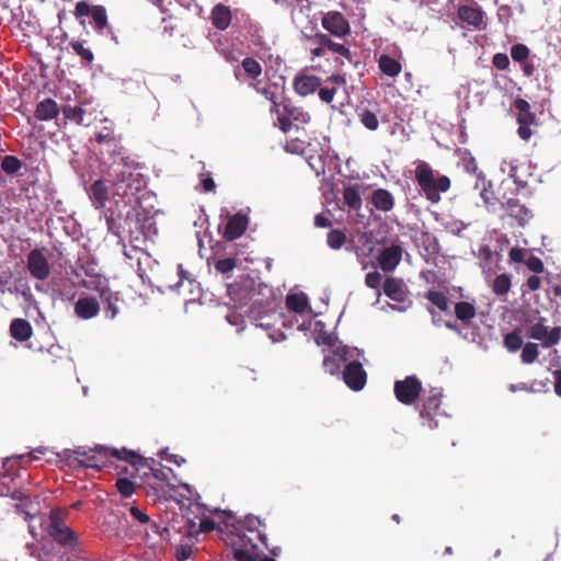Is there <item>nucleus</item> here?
Returning a JSON list of instances; mask_svg holds the SVG:
<instances>
[{
    "label": "nucleus",
    "instance_id": "nucleus-24",
    "mask_svg": "<svg viewBox=\"0 0 561 561\" xmlns=\"http://www.w3.org/2000/svg\"><path fill=\"white\" fill-rule=\"evenodd\" d=\"M370 203L377 210L388 213L394 206V198L388 190L377 188L371 193Z\"/></svg>",
    "mask_w": 561,
    "mask_h": 561
},
{
    "label": "nucleus",
    "instance_id": "nucleus-20",
    "mask_svg": "<svg viewBox=\"0 0 561 561\" xmlns=\"http://www.w3.org/2000/svg\"><path fill=\"white\" fill-rule=\"evenodd\" d=\"M312 41L323 47H327L332 53L344 57L348 62H352L351 50L345 45L333 42L329 35L319 32L313 36Z\"/></svg>",
    "mask_w": 561,
    "mask_h": 561
},
{
    "label": "nucleus",
    "instance_id": "nucleus-59",
    "mask_svg": "<svg viewBox=\"0 0 561 561\" xmlns=\"http://www.w3.org/2000/svg\"><path fill=\"white\" fill-rule=\"evenodd\" d=\"M542 278L540 276L531 275L526 279L525 286L528 288V290L536 291L540 288Z\"/></svg>",
    "mask_w": 561,
    "mask_h": 561
},
{
    "label": "nucleus",
    "instance_id": "nucleus-61",
    "mask_svg": "<svg viewBox=\"0 0 561 561\" xmlns=\"http://www.w3.org/2000/svg\"><path fill=\"white\" fill-rule=\"evenodd\" d=\"M332 225L331 220L324 214H318L314 217V226L317 228H328Z\"/></svg>",
    "mask_w": 561,
    "mask_h": 561
},
{
    "label": "nucleus",
    "instance_id": "nucleus-17",
    "mask_svg": "<svg viewBox=\"0 0 561 561\" xmlns=\"http://www.w3.org/2000/svg\"><path fill=\"white\" fill-rule=\"evenodd\" d=\"M503 209L517 220L519 226H525L531 218V210L517 198H507L501 203Z\"/></svg>",
    "mask_w": 561,
    "mask_h": 561
},
{
    "label": "nucleus",
    "instance_id": "nucleus-27",
    "mask_svg": "<svg viewBox=\"0 0 561 561\" xmlns=\"http://www.w3.org/2000/svg\"><path fill=\"white\" fill-rule=\"evenodd\" d=\"M455 317L457 320L461 321L465 327L471 324L472 320L477 316V309L473 304L468 301H459L455 305L454 308Z\"/></svg>",
    "mask_w": 561,
    "mask_h": 561
},
{
    "label": "nucleus",
    "instance_id": "nucleus-21",
    "mask_svg": "<svg viewBox=\"0 0 561 561\" xmlns=\"http://www.w3.org/2000/svg\"><path fill=\"white\" fill-rule=\"evenodd\" d=\"M59 113L60 108L57 102L50 98H47L37 103L34 116L38 121H51L57 118Z\"/></svg>",
    "mask_w": 561,
    "mask_h": 561
},
{
    "label": "nucleus",
    "instance_id": "nucleus-55",
    "mask_svg": "<svg viewBox=\"0 0 561 561\" xmlns=\"http://www.w3.org/2000/svg\"><path fill=\"white\" fill-rule=\"evenodd\" d=\"M319 98L322 102L331 103L335 95V88H319Z\"/></svg>",
    "mask_w": 561,
    "mask_h": 561
},
{
    "label": "nucleus",
    "instance_id": "nucleus-31",
    "mask_svg": "<svg viewBox=\"0 0 561 561\" xmlns=\"http://www.w3.org/2000/svg\"><path fill=\"white\" fill-rule=\"evenodd\" d=\"M378 66L381 72L389 77H397L402 70L401 64L386 54L380 56Z\"/></svg>",
    "mask_w": 561,
    "mask_h": 561
},
{
    "label": "nucleus",
    "instance_id": "nucleus-15",
    "mask_svg": "<svg viewBox=\"0 0 561 561\" xmlns=\"http://www.w3.org/2000/svg\"><path fill=\"white\" fill-rule=\"evenodd\" d=\"M100 302L96 297L93 296L80 297L73 306L75 314L82 320H89L96 317L100 313Z\"/></svg>",
    "mask_w": 561,
    "mask_h": 561
},
{
    "label": "nucleus",
    "instance_id": "nucleus-5",
    "mask_svg": "<svg viewBox=\"0 0 561 561\" xmlns=\"http://www.w3.org/2000/svg\"><path fill=\"white\" fill-rule=\"evenodd\" d=\"M529 339L539 341L543 348L556 346L561 341V327L549 328L546 325V318L540 317L537 322L533 323L527 330Z\"/></svg>",
    "mask_w": 561,
    "mask_h": 561
},
{
    "label": "nucleus",
    "instance_id": "nucleus-38",
    "mask_svg": "<svg viewBox=\"0 0 561 561\" xmlns=\"http://www.w3.org/2000/svg\"><path fill=\"white\" fill-rule=\"evenodd\" d=\"M539 348L536 343L527 342L522 346L520 359L524 364H533L538 359Z\"/></svg>",
    "mask_w": 561,
    "mask_h": 561
},
{
    "label": "nucleus",
    "instance_id": "nucleus-9",
    "mask_svg": "<svg viewBox=\"0 0 561 561\" xmlns=\"http://www.w3.org/2000/svg\"><path fill=\"white\" fill-rule=\"evenodd\" d=\"M322 27L335 37H345L351 33L346 18L339 11H329L321 19Z\"/></svg>",
    "mask_w": 561,
    "mask_h": 561
},
{
    "label": "nucleus",
    "instance_id": "nucleus-13",
    "mask_svg": "<svg viewBox=\"0 0 561 561\" xmlns=\"http://www.w3.org/2000/svg\"><path fill=\"white\" fill-rule=\"evenodd\" d=\"M263 68L261 64L253 57H245L240 65H238L233 75L237 80H249L250 83H259L257 79L262 75Z\"/></svg>",
    "mask_w": 561,
    "mask_h": 561
},
{
    "label": "nucleus",
    "instance_id": "nucleus-39",
    "mask_svg": "<svg viewBox=\"0 0 561 561\" xmlns=\"http://www.w3.org/2000/svg\"><path fill=\"white\" fill-rule=\"evenodd\" d=\"M358 118H359V122L368 130L374 131V130H377L379 127V121H378L377 115L367 108H364L360 112H358Z\"/></svg>",
    "mask_w": 561,
    "mask_h": 561
},
{
    "label": "nucleus",
    "instance_id": "nucleus-18",
    "mask_svg": "<svg viewBox=\"0 0 561 561\" xmlns=\"http://www.w3.org/2000/svg\"><path fill=\"white\" fill-rule=\"evenodd\" d=\"M248 217L242 214L231 216L224 230V238L228 241H233L240 238L248 228Z\"/></svg>",
    "mask_w": 561,
    "mask_h": 561
},
{
    "label": "nucleus",
    "instance_id": "nucleus-37",
    "mask_svg": "<svg viewBox=\"0 0 561 561\" xmlns=\"http://www.w3.org/2000/svg\"><path fill=\"white\" fill-rule=\"evenodd\" d=\"M0 168L5 174L15 175L23 168V163L18 157L7 154L1 159Z\"/></svg>",
    "mask_w": 561,
    "mask_h": 561
},
{
    "label": "nucleus",
    "instance_id": "nucleus-22",
    "mask_svg": "<svg viewBox=\"0 0 561 561\" xmlns=\"http://www.w3.org/2000/svg\"><path fill=\"white\" fill-rule=\"evenodd\" d=\"M383 293L391 300L403 302L405 299V285L402 279L396 277L386 278L383 286Z\"/></svg>",
    "mask_w": 561,
    "mask_h": 561
},
{
    "label": "nucleus",
    "instance_id": "nucleus-42",
    "mask_svg": "<svg viewBox=\"0 0 561 561\" xmlns=\"http://www.w3.org/2000/svg\"><path fill=\"white\" fill-rule=\"evenodd\" d=\"M504 346L507 348V351L515 353L523 346V339L519 335L517 331H513L507 333L504 336Z\"/></svg>",
    "mask_w": 561,
    "mask_h": 561
},
{
    "label": "nucleus",
    "instance_id": "nucleus-11",
    "mask_svg": "<svg viewBox=\"0 0 561 561\" xmlns=\"http://www.w3.org/2000/svg\"><path fill=\"white\" fill-rule=\"evenodd\" d=\"M27 270L36 279L45 280L49 277L50 266L42 250L34 249L28 253Z\"/></svg>",
    "mask_w": 561,
    "mask_h": 561
},
{
    "label": "nucleus",
    "instance_id": "nucleus-6",
    "mask_svg": "<svg viewBox=\"0 0 561 561\" xmlns=\"http://www.w3.org/2000/svg\"><path fill=\"white\" fill-rule=\"evenodd\" d=\"M422 390V382L414 375L397 380L393 385L396 399L404 405L414 404L420 398Z\"/></svg>",
    "mask_w": 561,
    "mask_h": 561
},
{
    "label": "nucleus",
    "instance_id": "nucleus-36",
    "mask_svg": "<svg viewBox=\"0 0 561 561\" xmlns=\"http://www.w3.org/2000/svg\"><path fill=\"white\" fill-rule=\"evenodd\" d=\"M286 307L296 313H302L308 307V299L305 294H290L286 297Z\"/></svg>",
    "mask_w": 561,
    "mask_h": 561
},
{
    "label": "nucleus",
    "instance_id": "nucleus-50",
    "mask_svg": "<svg viewBox=\"0 0 561 561\" xmlns=\"http://www.w3.org/2000/svg\"><path fill=\"white\" fill-rule=\"evenodd\" d=\"M95 141L98 144H113L116 146V139L113 131L108 128L95 134Z\"/></svg>",
    "mask_w": 561,
    "mask_h": 561
},
{
    "label": "nucleus",
    "instance_id": "nucleus-8",
    "mask_svg": "<svg viewBox=\"0 0 561 561\" xmlns=\"http://www.w3.org/2000/svg\"><path fill=\"white\" fill-rule=\"evenodd\" d=\"M75 15L77 18L91 16L94 30L99 34L108 28L107 13L103 5H91L85 1H79L75 8Z\"/></svg>",
    "mask_w": 561,
    "mask_h": 561
},
{
    "label": "nucleus",
    "instance_id": "nucleus-62",
    "mask_svg": "<svg viewBox=\"0 0 561 561\" xmlns=\"http://www.w3.org/2000/svg\"><path fill=\"white\" fill-rule=\"evenodd\" d=\"M215 522L210 518H204L201 520L198 530L199 533H209L215 529Z\"/></svg>",
    "mask_w": 561,
    "mask_h": 561
},
{
    "label": "nucleus",
    "instance_id": "nucleus-58",
    "mask_svg": "<svg viewBox=\"0 0 561 561\" xmlns=\"http://www.w3.org/2000/svg\"><path fill=\"white\" fill-rule=\"evenodd\" d=\"M249 318L255 321L256 327L268 329L271 327L270 322H259V310L255 305H252L248 311Z\"/></svg>",
    "mask_w": 561,
    "mask_h": 561
},
{
    "label": "nucleus",
    "instance_id": "nucleus-54",
    "mask_svg": "<svg viewBox=\"0 0 561 561\" xmlns=\"http://www.w3.org/2000/svg\"><path fill=\"white\" fill-rule=\"evenodd\" d=\"M192 548L187 545H180L175 550V558L178 561H186L192 556Z\"/></svg>",
    "mask_w": 561,
    "mask_h": 561
},
{
    "label": "nucleus",
    "instance_id": "nucleus-14",
    "mask_svg": "<svg viewBox=\"0 0 561 561\" xmlns=\"http://www.w3.org/2000/svg\"><path fill=\"white\" fill-rule=\"evenodd\" d=\"M458 19L474 28H481L484 22V12L477 2L460 4L457 9Z\"/></svg>",
    "mask_w": 561,
    "mask_h": 561
},
{
    "label": "nucleus",
    "instance_id": "nucleus-47",
    "mask_svg": "<svg viewBox=\"0 0 561 561\" xmlns=\"http://www.w3.org/2000/svg\"><path fill=\"white\" fill-rule=\"evenodd\" d=\"M115 485L118 492L125 497L130 496L135 491L134 483L127 478H118Z\"/></svg>",
    "mask_w": 561,
    "mask_h": 561
},
{
    "label": "nucleus",
    "instance_id": "nucleus-32",
    "mask_svg": "<svg viewBox=\"0 0 561 561\" xmlns=\"http://www.w3.org/2000/svg\"><path fill=\"white\" fill-rule=\"evenodd\" d=\"M343 201L348 208L358 210L363 204L359 187L357 185H350L344 187Z\"/></svg>",
    "mask_w": 561,
    "mask_h": 561
},
{
    "label": "nucleus",
    "instance_id": "nucleus-33",
    "mask_svg": "<svg viewBox=\"0 0 561 561\" xmlns=\"http://www.w3.org/2000/svg\"><path fill=\"white\" fill-rule=\"evenodd\" d=\"M90 194L98 208L105 206V203L108 198V192L105 183L102 180H98L91 185Z\"/></svg>",
    "mask_w": 561,
    "mask_h": 561
},
{
    "label": "nucleus",
    "instance_id": "nucleus-43",
    "mask_svg": "<svg viewBox=\"0 0 561 561\" xmlns=\"http://www.w3.org/2000/svg\"><path fill=\"white\" fill-rule=\"evenodd\" d=\"M261 554L244 548H232V557L236 561H257Z\"/></svg>",
    "mask_w": 561,
    "mask_h": 561
},
{
    "label": "nucleus",
    "instance_id": "nucleus-12",
    "mask_svg": "<svg viewBox=\"0 0 561 561\" xmlns=\"http://www.w3.org/2000/svg\"><path fill=\"white\" fill-rule=\"evenodd\" d=\"M403 248L400 244H391L383 248L377 256L379 267L386 272H393L402 260Z\"/></svg>",
    "mask_w": 561,
    "mask_h": 561
},
{
    "label": "nucleus",
    "instance_id": "nucleus-56",
    "mask_svg": "<svg viewBox=\"0 0 561 561\" xmlns=\"http://www.w3.org/2000/svg\"><path fill=\"white\" fill-rule=\"evenodd\" d=\"M83 274L87 276L85 279H90L92 277H95L100 275V273L96 271V265L94 262H87L80 266Z\"/></svg>",
    "mask_w": 561,
    "mask_h": 561
},
{
    "label": "nucleus",
    "instance_id": "nucleus-45",
    "mask_svg": "<svg viewBox=\"0 0 561 561\" xmlns=\"http://www.w3.org/2000/svg\"><path fill=\"white\" fill-rule=\"evenodd\" d=\"M237 261L233 257L219 259L215 262V270L220 274H228L236 267Z\"/></svg>",
    "mask_w": 561,
    "mask_h": 561
},
{
    "label": "nucleus",
    "instance_id": "nucleus-2",
    "mask_svg": "<svg viewBox=\"0 0 561 561\" xmlns=\"http://www.w3.org/2000/svg\"><path fill=\"white\" fill-rule=\"evenodd\" d=\"M108 175L112 178L114 194L123 198L124 204L138 202V193L147 186L145 176L128 165L112 168Z\"/></svg>",
    "mask_w": 561,
    "mask_h": 561
},
{
    "label": "nucleus",
    "instance_id": "nucleus-29",
    "mask_svg": "<svg viewBox=\"0 0 561 561\" xmlns=\"http://www.w3.org/2000/svg\"><path fill=\"white\" fill-rule=\"evenodd\" d=\"M85 103H80L79 105L71 106V105H65L62 106V114L66 119H69L77 125H85L88 126L89 123L85 122V113L87 110L84 107Z\"/></svg>",
    "mask_w": 561,
    "mask_h": 561
},
{
    "label": "nucleus",
    "instance_id": "nucleus-28",
    "mask_svg": "<svg viewBox=\"0 0 561 561\" xmlns=\"http://www.w3.org/2000/svg\"><path fill=\"white\" fill-rule=\"evenodd\" d=\"M80 286L88 290L95 291L99 297L112 290L108 278L102 274L90 279H82Z\"/></svg>",
    "mask_w": 561,
    "mask_h": 561
},
{
    "label": "nucleus",
    "instance_id": "nucleus-63",
    "mask_svg": "<svg viewBox=\"0 0 561 561\" xmlns=\"http://www.w3.org/2000/svg\"><path fill=\"white\" fill-rule=\"evenodd\" d=\"M552 376L554 379V382H553L554 392L558 397L561 398V369L553 370Z\"/></svg>",
    "mask_w": 561,
    "mask_h": 561
},
{
    "label": "nucleus",
    "instance_id": "nucleus-25",
    "mask_svg": "<svg viewBox=\"0 0 561 561\" xmlns=\"http://www.w3.org/2000/svg\"><path fill=\"white\" fill-rule=\"evenodd\" d=\"M33 333V328L31 323L22 318H16L12 320L10 324V334L13 339L19 342L27 341Z\"/></svg>",
    "mask_w": 561,
    "mask_h": 561
},
{
    "label": "nucleus",
    "instance_id": "nucleus-7",
    "mask_svg": "<svg viewBox=\"0 0 561 561\" xmlns=\"http://www.w3.org/2000/svg\"><path fill=\"white\" fill-rule=\"evenodd\" d=\"M48 535L59 545L75 547L78 545V537L59 517L57 511L49 515Z\"/></svg>",
    "mask_w": 561,
    "mask_h": 561
},
{
    "label": "nucleus",
    "instance_id": "nucleus-23",
    "mask_svg": "<svg viewBox=\"0 0 561 561\" xmlns=\"http://www.w3.org/2000/svg\"><path fill=\"white\" fill-rule=\"evenodd\" d=\"M442 393L437 389H432L430 394L424 399L420 409V416L424 420L433 421V414L440 407Z\"/></svg>",
    "mask_w": 561,
    "mask_h": 561
},
{
    "label": "nucleus",
    "instance_id": "nucleus-49",
    "mask_svg": "<svg viewBox=\"0 0 561 561\" xmlns=\"http://www.w3.org/2000/svg\"><path fill=\"white\" fill-rule=\"evenodd\" d=\"M381 280V274L377 271L370 272L365 276V284L371 289H379Z\"/></svg>",
    "mask_w": 561,
    "mask_h": 561
},
{
    "label": "nucleus",
    "instance_id": "nucleus-4",
    "mask_svg": "<svg viewBox=\"0 0 561 561\" xmlns=\"http://www.w3.org/2000/svg\"><path fill=\"white\" fill-rule=\"evenodd\" d=\"M311 121L310 114L301 106H296L291 101L283 102L282 114L278 118V127L288 133L293 127L300 128Z\"/></svg>",
    "mask_w": 561,
    "mask_h": 561
},
{
    "label": "nucleus",
    "instance_id": "nucleus-60",
    "mask_svg": "<svg viewBox=\"0 0 561 561\" xmlns=\"http://www.w3.org/2000/svg\"><path fill=\"white\" fill-rule=\"evenodd\" d=\"M256 537L261 540V542L265 546V548L270 551V553L273 557H278L280 554V552H282L280 547H278V546L270 547L267 545V537L265 534L257 531Z\"/></svg>",
    "mask_w": 561,
    "mask_h": 561
},
{
    "label": "nucleus",
    "instance_id": "nucleus-40",
    "mask_svg": "<svg viewBox=\"0 0 561 561\" xmlns=\"http://www.w3.org/2000/svg\"><path fill=\"white\" fill-rule=\"evenodd\" d=\"M84 41H71L69 43L73 51L81 58L82 61L91 64L94 60V54L90 48L83 46Z\"/></svg>",
    "mask_w": 561,
    "mask_h": 561
},
{
    "label": "nucleus",
    "instance_id": "nucleus-64",
    "mask_svg": "<svg viewBox=\"0 0 561 561\" xmlns=\"http://www.w3.org/2000/svg\"><path fill=\"white\" fill-rule=\"evenodd\" d=\"M518 129H517V133H518V136L523 139V140H528L533 134L531 129H530V125H523V124H518Z\"/></svg>",
    "mask_w": 561,
    "mask_h": 561
},
{
    "label": "nucleus",
    "instance_id": "nucleus-48",
    "mask_svg": "<svg viewBox=\"0 0 561 561\" xmlns=\"http://www.w3.org/2000/svg\"><path fill=\"white\" fill-rule=\"evenodd\" d=\"M529 253L527 249L514 247L510 250L508 257L511 262L525 264Z\"/></svg>",
    "mask_w": 561,
    "mask_h": 561
},
{
    "label": "nucleus",
    "instance_id": "nucleus-51",
    "mask_svg": "<svg viewBox=\"0 0 561 561\" xmlns=\"http://www.w3.org/2000/svg\"><path fill=\"white\" fill-rule=\"evenodd\" d=\"M492 64L499 70H505L510 66V59L506 54L497 53L492 58Z\"/></svg>",
    "mask_w": 561,
    "mask_h": 561
},
{
    "label": "nucleus",
    "instance_id": "nucleus-53",
    "mask_svg": "<svg viewBox=\"0 0 561 561\" xmlns=\"http://www.w3.org/2000/svg\"><path fill=\"white\" fill-rule=\"evenodd\" d=\"M129 512H130L131 517L135 520L139 522L140 524H149L150 523L149 515H147L145 512H142L139 507L131 506L129 508Z\"/></svg>",
    "mask_w": 561,
    "mask_h": 561
},
{
    "label": "nucleus",
    "instance_id": "nucleus-16",
    "mask_svg": "<svg viewBox=\"0 0 561 561\" xmlns=\"http://www.w3.org/2000/svg\"><path fill=\"white\" fill-rule=\"evenodd\" d=\"M321 84V78L314 75H297L293 81L294 90L300 96L314 93Z\"/></svg>",
    "mask_w": 561,
    "mask_h": 561
},
{
    "label": "nucleus",
    "instance_id": "nucleus-46",
    "mask_svg": "<svg viewBox=\"0 0 561 561\" xmlns=\"http://www.w3.org/2000/svg\"><path fill=\"white\" fill-rule=\"evenodd\" d=\"M525 265L530 272H534L535 274H541L545 272V264L542 260L531 253H529L527 256Z\"/></svg>",
    "mask_w": 561,
    "mask_h": 561
},
{
    "label": "nucleus",
    "instance_id": "nucleus-30",
    "mask_svg": "<svg viewBox=\"0 0 561 561\" xmlns=\"http://www.w3.org/2000/svg\"><path fill=\"white\" fill-rule=\"evenodd\" d=\"M514 107L518 111L517 123L523 125H533L535 123V114L530 111V104L524 99H516Z\"/></svg>",
    "mask_w": 561,
    "mask_h": 561
},
{
    "label": "nucleus",
    "instance_id": "nucleus-41",
    "mask_svg": "<svg viewBox=\"0 0 561 561\" xmlns=\"http://www.w3.org/2000/svg\"><path fill=\"white\" fill-rule=\"evenodd\" d=\"M346 242V234L341 229H333L328 233L327 243L332 250H340Z\"/></svg>",
    "mask_w": 561,
    "mask_h": 561
},
{
    "label": "nucleus",
    "instance_id": "nucleus-35",
    "mask_svg": "<svg viewBox=\"0 0 561 561\" xmlns=\"http://www.w3.org/2000/svg\"><path fill=\"white\" fill-rule=\"evenodd\" d=\"M425 298L440 311L450 313L449 300L444 293L431 289L425 294Z\"/></svg>",
    "mask_w": 561,
    "mask_h": 561
},
{
    "label": "nucleus",
    "instance_id": "nucleus-1",
    "mask_svg": "<svg viewBox=\"0 0 561 561\" xmlns=\"http://www.w3.org/2000/svg\"><path fill=\"white\" fill-rule=\"evenodd\" d=\"M62 457L68 461V465L73 468H91L101 470L107 466L110 457L123 460L133 466H148L147 459L133 450L126 448L110 449L103 446L95 448L78 447L76 449H65Z\"/></svg>",
    "mask_w": 561,
    "mask_h": 561
},
{
    "label": "nucleus",
    "instance_id": "nucleus-44",
    "mask_svg": "<svg viewBox=\"0 0 561 561\" xmlns=\"http://www.w3.org/2000/svg\"><path fill=\"white\" fill-rule=\"evenodd\" d=\"M530 50L524 44H515L511 48V56L514 61L524 62L529 57Z\"/></svg>",
    "mask_w": 561,
    "mask_h": 561
},
{
    "label": "nucleus",
    "instance_id": "nucleus-57",
    "mask_svg": "<svg viewBox=\"0 0 561 561\" xmlns=\"http://www.w3.org/2000/svg\"><path fill=\"white\" fill-rule=\"evenodd\" d=\"M250 87L253 88L257 93L262 94L265 99H267L271 102H274L276 100V94L274 91H272L270 88H259V83H250Z\"/></svg>",
    "mask_w": 561,
    "mask_h": 561
},
{
    "label": "nucleus",
    "instance_id": "nucleus-52",
    "mask_svg": "<svg viewBox=\"0 0 561 561\" xmlns=\"http://www.w3.org/2000/svg\"><path fill=\"white\" fill-rule=\"evenodd\" d=\"M324 370L331 375H335L340 370V363L334 356H328L323 359Z\"/></svg>",
    "mask_w": 561,
    "mask_h": 561
},
{
    "label": "nucleus",
    "instance_id": "nucleus-19",
    "mask_svg": "<svg viewBox=\"0 0 561 561\" xmlns=\"http://www.w3.org/2000/svg\"><path fill=\"white\" fill-rule=\"evenodd\" d=\"M232 20L231 10L222 3L216 4L210 12V21L214 27L219 31H226Z\"/></svg>",
    "mask_w": 561,
    "mask_h": 561
},
{
    "label": "nucleus",
    "instance_id": "nucleus-26",
    "mask_svg": "<svg viewBox=\"0 0 561 561\" xmlns=\"http://www.w3.org/2000/svg\"><path fill=\"white\" fill-rule=\"evenodd\" d=\"M103 304L105 317L113 320L119 313L118 302L121 301L119 293L110 290L99 297Z\"/></svg>",
    "mask_w": 561,
    "mask_h": 561
},
{
    "label": "nucleus",
    "instance_id": "nucleus-10",
    "mask_svg": "<svg viewBox=\"0 0 561 561\" xmlns=\"http://www.w3.org/2000/svg\"><path fill=\"white\" fill-rule=\"evenodd\" d=\"M342 374L344 382L353 391L362 390L367 382V373L357 360L348 363Z\"/></svg>",
    "mask_w": 561,
    "mask_h": 561
},
{
    "label": "nucleus",
    "instance_id": "nucleus-3",
    "mask_svg": "<svg viewBox=\"0 0 561 561\" xmlns=\"http://www.w3.org/2000/svg\"><path fill=\"white\" fill-rule=\"evenodd\" d=\"M415 181L425 197L436 204L440 201V193L450 188V180L446 175L436 174L425 161H419L415 167Z\"/></svg>",
    "mask_w": 561,
    "mask_h": 561
},
{
    "label": "nucleus",
    "instance_id": "nucleus-34",
    "mask_svg": "<svg viewBox=\"0 0 561 561\" xmlns=\"http://www.w3.org/2000/svg\"><path fill=\"white\" fill-rule=\"evenodd\" d=\"M512 287V276L507 273L496 275L492 282V291L497 296L502 297L508 294Z\"/></svg>",
    "mask_w": 561,
    "mask_h": 561
}]
</instances>
